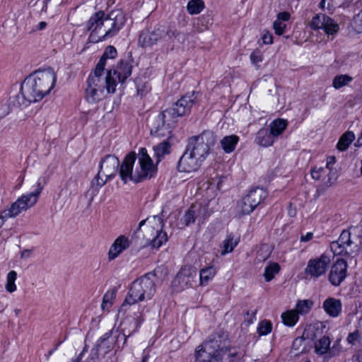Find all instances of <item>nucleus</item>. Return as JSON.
<instances>
[{
    "label": "nucleus",
    "mask_w": 362,
    "mask_h": 362,
    "mask_svg": "<svg viewBox=\"0 0 362 362\" xmlns=\"http://www.w3.org/2000/svg\"><path fill=\"white\" fill-rule=\"evenodd\" d=\"M57 81V75L51 67L39 69L25 78L21 86V95H17L21 107L41 100L49 93Z\"/></svg>",
    "instance_id": "obj_1"
},
{
    "label": "nucleus",
    "mask_w": 362,
    "mask_h": 362,
    "mask_svg": "<svg viewBox=\"0 0 362 362\" xmlns=\"http://www.w3.org/2000/svg\"><path fill=\"white\" fill-rule=\"evenodd\" d=\"M136 157V153L131 151L125 156L122 163L119 164L118 172L124 184L129 180L135 183L141 182L156 175L157 168L153 165V160L148 154L146 148H139L138 153L139 166L134 172L133 168Z\"/></svg>",
    "instance_id": "obj_2"
},
{
    "label": "nucleus",
    "mask_w": 362,
    "mask_h": 362,
    "mask_svg": "<svg viewBox=\"0 0 362 362\" xmlns=\"http://www.w3.org/2000/svg\"><path fill=\"white\" fill-rule=\"evenodd\" d=\"M215 143L214 133L204 130L198 136H193L188 139L182 158L185 159L183 171L190 173L195 171L209 153L210 147Z\"/></svg>",
    "instance_id": "obj_3"
},
{
    "label": "nucleus",
    "mask_w": 362,
    "mask_h": 362,
    "mask_svg": "<svg viewBox=\"0 0 362 362\" xmlns=\"http://www.w3.org/2000/svg\"><path fill=\"white\" fill-rule=\"evenodd\" d=\"M181 99L177 100L175 105L165 110L156 115H152L148 119L150 134L155 137H167L172 139L171 133L180 116L178 107Z\"/></svg>",
    "instance_id": "obj_4"
},
{
    "label": "nucleus",
    "mask_w": 362,
    "mask_h": 362,
    "mask_svg": "<svg viewBox=\"0 0 362 362\" xmlns=\"http://www.w3.org/2000/svg\"><path fill=\"white\" fill-rule=\"evenodd\" d=\"M155 272H149L134 281L129 287L122 309L139 302L151 300L156 293Z\"/></svg>",
    "instance_id": "obj_5"
},
{
    "label": "nucleus",
    "mask_w": 362,
    "mask_h": 362,
    "mask_svg": "<svg viewBox=\"0 0 362 362\" xmlns=\"http://www.w3.org/2000/svg\"><path fill=\"white\" fill-rule=\"evenodd\" d=\"M47 182V176H40L37 180L36 185H35V189L33 192L23 194L11 204L8 209L1 211L0 214V227L8 218L16 217L23 211H25L33 206L37 203L39 197Z\"/></svg>",
    "instance_id": "obj_6"
},
{
    "label": "nucleus",
    "mask_w": 362,
    "mask_h": 362,
    "mask_svg": "<svg viewBox=\"0 0 362 362\" xmlns=\"http://www.w3.org/2000/svg\"><path fill=\"white\" fill-rule=\"evenodd\" d=\"M146 223L147 224L146 228L152 236L151 238H148V240L151 241V246L155 248L160 247L167 241V234L163 230L164 225L163 218L158 215L148 216L140 221L134 234L138 233Z\"/></svg>",
    "instance_id": "obj_7"
},
{
    "label": "nucleus",
    "mask_w": 362,
    "mask_h": 362,
    "mask_svg": "<svg viewBox=\"0 0 362 362\" xmlns=\"http://www.w3.org/2000/svg\"><path fill=\"white\" fill-rule=\"evenodd\" d=\"M180 32L174 29L172 26L165 30V27L159 25L152 32H143L141 33L139 42L143 47H151L156 44L160 40H173V38L178 39Z\"/></svg>",
    "instance_id": "obj_8"
},
{
    "label": "nucleus",
    "mask_w": 362,
    "mask_h": 362,
    "mask_svg": "<svg viewBox=\"0 0 362 362\" xmlns=\"http://www.w3.org/2000/svg\"><path fill=\"white\" fill-rule=\"evenodd\" d=\"M351 231V226L348 229L343 230L338 240L330 243L331 250L335 255L353 257L351 255L354 250L352 249V246L354 245L357 250L358 244L354 240Z\"/></svg>",
    "instance_id": "obj_9"
},
{
    "label": "nucleus",
    "mask_w": 362,
    "mask_h": 362,
    "mask_svg": "<svg viewBox=\"0 0 362 362\" xmlns=\"http://www.w3.org/2000/svg\"><path fill=\"white\" fill-rule=\"evenodd\" d=\"M267 192L260 187L252 189L238 204V209L243 215L250 214L267 197Z\"/></svg>",
    "instance_id": "obj_10"
},
{
    "label": "nucleus",
    "mask_w": 362,
    "mask_h": 362,
    "mask_svg": "<svg viewBox=\"0 0 362 362\" xmlns=\"http://www.w3.org/2000/svg\"><path fill=\"white\" fill-rule=\"evenodd\" d=\"M103 74L91 72L86 81V85L92 86L96 90H100L103 93L105 94V90L106 89L108 93H113L116 90L117 81L112 76V71L108 70L107 71V76L105 78H103Z\"/></svg>",
    "instance_id": "obj_11"
},
{
    "label": "nucleus",
    "mask_w": 362,
    "mask_h": 362,
    "mask_svg": "<svg viewBox=\"0 0 362 362\" xmlns=\"http://www.w3.org/2000/svg\"><path fill=\"white\" fill-rule=\"evenodd\" d=\"M330 262L329 257L325 254L316 258H312L308 262L305 274L310 279H317L326 273Z\"/></svg>",
    "instance_id": "obj_12"
},
{
    "label": "nucleus",
    "mask_w": 362,
    "mask_h": 362,
    "mask_svg": "<svg viewBox=\"0 0 362 362\" xmlns=\"http://www.w3.org/2000/svg\"><path fill=\"white\" fill-rule=\"evenodd\" d=\"M223 337L218 334H211L202 345L197 346L195 354H202L204 358L209 354H223L224 351Z\"/></svg>",
    "instance_id": "obj_13"
},
{
    "label": "nucleus",
    "mask_w": 362,
    "mask_h": 362,
    "mask_svg": "<svg viewBox=\"0 0 362 362\" xmlns=\"http://www.w3.org/2000/svg\"><path fill=\"white\" fill-rule=\"evenodd\" d=\"M309 25L315 30L322 29L327 35H334L339 30V25L325 14H316L313 17Z\"/></svg>",
    "instance_id": "obj_14"
},
{
    "label": "nucleus",
    "mask_w": 362,
    "mask_h": 362,
    "mask_svg": "<svg viewBox=\"0 0 362 362\" xmlns=\"http://www.w3.org/2000/svg\"><path fill=\"white\" fill-rule=\"evenodd\" d=\"M144 321L143 315L141 313H134V316H127L121 323L122 337L124 344L126 343L127 337L137 332L141 325Z\"/></svg>",
    "instance_id": "obj_15"
},
{
    "label": "nucleus",
    "mask_w": 362,
    "mask_h": 362,
    "mask_svg": "<svg viewBox=\"0 0 362 362\" xmlns=\"http://www.w3.org/2000/svg\"><path fill=\"white\" fill-rule=\"evenodd\" d=\"M133 59L129 53L124 58L120 59L115 69H110L112 76L119 82L124 83L129 77L132 72Z\"/></svg>",
    "instance_id": "obj_16"
},
{
    "label": "nucleus",
    "mask_w": 362,
    "mask_h": 362,
    "mask_svg": "<svg viewBox=\"0 0 362 362\" xmlns=\"http://www.w3.org/2000/svg\"><path fill=\"white\" fill-rule=\"evenodd\" d=\"M105 22L110 21V28L103 35V39L112 37L123 28L126 23L125 15L120 11H111L105 18Z\"/></svg>",
    "instance_id": "obj_17"
},
{
    "label": "nucleus",
    "mask_w": 362,
    "mask_h": 362,
    "mask_svg": "<svg viewBox=\"0 0 362 362\" xmlns=\"http://www.w3.org/2000/svg\"><path fill=\"white\" fill-rule=\"evenodd\" d=\"M119 166V158L111 154L103 157L99 164V170L103 172L107 180H112L116 176Z\"/></svg>",
    "instance_id": "obj_18"
},
{
    "label": "nucleus",
    "mask_w": 362,
    "mask_h": 362,
    "mask_svg": "<svg viewBox=\"0 0 362 362\" xmlns=\"http://www.w3.org/2000/svg\"><path fill=\"white\" fill-rule=\"evenodd\" d=\"M346 273L347 262L343 259H339L331 267L329 274V281L334 286H339L345 279Z\"/></svg>",
    "instance_id": "obj_19"
},
{
    "label": "nucleus",
    "mask_w": 362,
    "mask_h": 362,
    "mask_svg": "<svg viewBox=\"0 0 362 362\" xmlns=\"http://www.w3.org/2000/svg\"><path fill=\"white\" fill-rule=\"evenodd\" d=\"M130 241L124 235L119 236L111 245L108 252V259L112 261L117 258L123 251L129 247Z\"/></svg>",
    "instance_id": "obj_20"
},
{
    "label": "nucleus",
    "mask_w": 362,
    "mask_h": 362,
    "mask_svg": "<svg viewBox=\"0 0 362 362\" xmlns=\"http://www.w3.org/2000/svg\"><path fill=\"white\" fill-rule=\"evenodd\" d=\"M341 300L334 298H328L323 303L325 311L331 317H336L341 312Z\"/></svg>",
    "instance_id": "obj_21"
},
{
    "label": "nucleus",
    "mask_w": 362,
    "mask_h": 362,
    "mask_svg": "<svg viewBox=\"0 0 362 362\" xmlns=\"http://www.w3.org/2000/svg\"><path fill=\"white\" fill-rule=\"evenodd\" d=\"M275 138L271 134L269 129H260L256 135L255 141L259 146L268 147L272 146L274 142Z\"/></svg>",
    "instance_id": "obj_22"
},
{
    "label": "nucleus",
    "mask_w": 362,
    "mask_h": 362,
    "mask_svg": "<svg viewBox=\"0 0 362 362\" xmlns=\"http://www.w3.org/2000/svg\"><path fill=\"white\" fill-rule=\"evenodd\" d=\"M170 139H168V138L166 140H164L161 143L153 146L156 165H158L164 158L165 156L168 155L170 153L171 144H170Z\"/></svg>",
    "instance_id": "obj_23"
},
{
    "label": "nucleus",
    "mask_w": 362,
    "mask_h": 362,
    "mask_svg": "<svg viewBox=\"0 0 362 362\" xmlns=\"http://www.w3.org/2000/svg\"><path fill=\"white\" fill-rule=\"evenodd\" d=\"M105 18L104 11H100L95 13L86 23L87 30L97 31L100 29L105 22Z\"/></svg>",
    "instance_id": "obj_24"
},
{
    "label": "nucleus",
    "mask_w": 362,
    "mask_h": 362,
    "mask_svg": "<svg viewBox=\"0 0 362 362\" xmlns=\"http://www.w3.org/2000/svg\"><path fill=\"white\" fill-rule=\"evenodd\" d=\"M245 355V350L242 348L233 347L224 349L223 356H226L229 362H243V358Z\"/></svg>",
    "instance_id": "obj_25"
},
{
    "label": "nucleus",
    "mask_w": 362,
    "mask_h": 362,
    "mask_svg": "<svg viewBox=\"0 0 362 362\" xmlns=\"http://www.w3.org/2000/svg\"><path fill=\"white\" fill-rule=\"evenodd\" d=\"M330 339L327 336H323L315 343V351L318 355L326 354V358H329V351L330 346Z\"/></svg>",
    "instance_id": "obj_26"
},
{
    "label": "nucleus",
    "mask_w": 362,
    "mask_h": 362,
    "mask_svg": "<svg viewBox=\"0 0 362 362\" xmlns=\"http://www.w3.org/2000/svg\"><path fill=\"white\" fill-rule=\"evenodd\" d=\"M238 141L239 138L236 135L226 136L221 141V147L226 153H231L234 151Z\"/></svg>",
    "instance_id": "obj_27"
},
{
    "label": "nucleus",
    "mask_w": 362,
    "mask_h": 362,
    "mask_svg": "<svg viewBox=\"0 0 362 362\" xmlns=\"http://www.w3.org/2000/svg\"><path fill=\"white\" fill-rule=\"evenodd\" d=\"M287 127V122L283 119H277L274 120L269 125V129L271 134L276 139L281 135Z\"/></svg>",
    "instance_id": "obj_28"
},
{
    "label": "nucleus",
    "mask_w": 362,
    "mask_h": 362,
    "mask_svg": "<svg viewBox=\"0 0 362 362\" xmlns=\"http://www.w3.org/2000/svg\"><path fill=\"white\" fill-rule=\"evenodd\" d=\"M105 96L100 90H96L92 86H86V99L89 103H96L101 100Z\"/></svg>",
    "instance_id": "obj_29"
},
{
    "label": "nucleus",
    "mask_w": 362,
    "mask_h": 362,
    "mask_svg": "<svg viewBox=\"0 0 362 362\" xmlns=\"http://www.w3.org/2000/svg\"><path fill=\"white\" fill-rule=\"evenodd\" d=\"M201 210L202 208L200 204H192L185 214L184 218L185 226H189L194 223Z\"/></svg>",
    "instance_id": "obj_30"
},
{
    "label": "nucleus",
    "mask_w": 362,
    "mask_h": 362,
    "mask_svg": "<svg viewBox=\"0 0 362 362\" xmlns=\"http://www.w3.org/2000/svg\"><path fill=\"white\" fill-rule=\"evenodd\" d=\"M102 172H100L98 170V174L95 176V177L93 179V180L90 182V191H91V196L92 199L98 193L100 189L105 185V183L107 181H110L109 180H107V178L104 180L100 177V173Z\"/></svg>",
    "instance_id": "obj_31"
},
{
    "label": "nucleus",
    "mask_w": 362,
    "mask_h": 362,
    "mask_svg": "<svg viewBox=\"0 0 362 362\" xmlns=\"http://www.w3.org/2000/svg\"><path fill=\"white\" fill-rule=\"evenodd\" d=\"M354 139L355 135L352 132H346L339 139L337 146V148L341 151L347 149Z\"/></svg>",
    "instance_id": "obj_32"
},
{
    "label": "nucleus",
    "mask_w": 362,
    "mask_h": 362,
    "mask_svg": "<svg viewBox=\"0 0 362 362\" xmlns=\"http://www.w3.org/2000/svg\"><path fill=\"white\" fill-rule=\"evenodd\" d=\"M205 8L202 0H191L187 3V11L191 15L200 13Z\"/></svg>",
    "instance_id": "obj_33"
},
{
    "label": "nucleus",
    "mask_w": 362,
    "mask_h": 362,
    "mask_svg": "<svg viewBox=\"0 0 362 362\" xmlns=\"http://www.w3.org/2000/svg\"><path fill=\"white\" fill-rule=\"evenodd\" d=\"M280 271V266L276 262H270L264 269V276L266 281H272L275 274Z\"/></svg>",
    "instance_id": "obj_34"
},
{
    "label": "nucleus",
    "mask_w": 362,
    "mask_h": 362,
    "mask_svg": "<svg viewBox=\"0 0 362 362\" xmlns=\"http://www.w3.org/2000/svg\"><path fill=\"white\" fill-rule=\"evenodd\" d=\"M281 318L285 325L293 327L298 320V315L294 310H288L282 313Z\"/></svg>",
    "instance_id": "obj_35"
},
{
    "label": "nucleus",
    "mask_w": 362,
    "mask_h": 362,
    "mask_svg": "<svg viewBox=\"0 0 362 362\" xmlns=\"http://www.w3.org/2000/svg\"><path fill=\"white\" fill-rule=\"evenodd\" d=\"M216 270L213 267L202 269L199 272L200 284L206 285L215 276Z\"/></svg>",
    "instance_id": "obj_36"
},
{
    "label": "nucleus",
    "mask_w": 362,
    "mask_h": 362,
    "mask_svg": "<svg viewBox=\"0 0 362 362\" xmlns=\"http://www.w3.org/2000/svg\"><path fill=\"white\" fill-rule=\"evenodd\" d=\"M196 274V269L194 267L185 266L182 267V282L185 281L187 286H191Z\"/></svg>",
    "instance_id": "obj_37"
},
{
    "label": "nucleus",
    "mask_w": 362,
    "mask_h": 362,
    "mask_svg": "<svg viewBox=\"0 0 362 362\" xmlns=\"http://www.w3.org/2000/svg\"><path fill=\"white\" fill-rule=\"evenodd\" d=\"M208 357L204 358L202 354H195V361L197 362H223V354H209Z\"/></svg>",
    "instance_id": "obj_38"
},
{
    "label": "nucleus",
    "mask_w": 362,
    "mask_h": 362,
    "mask_svg": "<svg viewBox=\"0 0 362 362\" xmlns=\"http://www.w3.org/2000/svg\"><path fill=\"white\" fill-rule=\"evenodd\" d=\"M195 92L192 91L191 93H188L182 96V107L184 108V112H182V116L190 111L191 107L194 103V100L196 97L194 96Z\"/></svg>",
    "instance_id": "obj_39"
},
{
    "label": "nucleus",
    "mask_w": 362,
    "mask_h": 362,
    "mask_svg": "<svg viewBox=\"0 0 362 362\" xmlns=\"http://www.w3.org/2000/svg\"><path fill=\"white\" fill-rule=\"evenodd\" d=\"M352 81V78L348 75H338L333 79L332 86L335 89H339Z\"/></svg>",
    "instance_id": "obj_40"
},
{
    "label": "nucleus",
    "mask_w": 362,
    "mask_h": 362,
    "mask_svg": "<svg viewBox=\"0 0 362 362\" xmlns=\"http://www.w3.org/2000/svg\"><path fill=\"white\" fill-rule=\"evenodd\" d=\"M238 245V242L233 240L230 235L223 242V250L221 252L222 255L231 252L234 247Z\"/></svg>",
    "instance_id": "obj_41"
},
{
    "label": "nucleus",
    "mask_w": 362,
    "mask_h": 362,
    "mask_svg": "<svg viewBox=\"0 0 362 362\" xmlns=\"http://www.w3.org/2000/svg\"><path fill=\"white\" fill-rule=\"evenodd\" d=\"M17 279V273L15 271H11L7 274L6 289L9 293H13L16 290L15 281Z\"/></svg>",
    "instance_id": "obj_42"
},
{
    "label": "nucleus",
    "mask_w": 362,
    "mask_h": 362,
    "mask_svg": "<svg viewBox=\"0 0 362 362\" xmlns=\"http://www.w3.org/2000/svg\"><path fill=\"white\" fill-rule=\"evenodd\" d=\"M312 305H313V303L308 300H300L296 304V313L298 315V314H302V315L306 314L309 312Z\"/></svg>",
    "instance_id": "obj_43"
},
{
    "label": "nucleus",
    "mask_w": 362,
    "mask_h": 362,
    "mask_svg": "<svg viewBox=\"0 0 362 362\" xmlns=\"http://www.w3.org/2000/svg\"><path fill=\"white\" fill-rule=\"evenodd\" d=\"M181 269L177 272L174 279L171 282L170 291L173 295L178 294L181 291Z\"/></svg>",
    "instance_id": "obj_44"
},
{
    "label": "nucleus",
    "mask_w": 362,
    "mask_h": 362,
    "mask_svg": "<svg viewBox=\"0 0 362 362\" xmlns=\"http://www.w3.org/2000/svg\"><path fill=\"white\" fill-rule=\"evenodd\" d=\"M272 324L270 321L264 320H262L258 325L257 332L259 335H267L272 332Z\"/></svg>",
    "instance_id": "obj_45"
},
{
    "label": "nucleus",
    "mask_w": 362,
    "mask_h": 362,
    "mask_svg": "<svg viewBox=\"0 0 362 362\" xmlns=\"http://www.w3.org/2000/svg\"><path fill=\"white\" fill-rule=\"evenodd\" d=\"M271 251L267 245H263L257 251L256 259L258 262L265 261L269 257Z\"/></svg>",
    "instance_id": "obj_46"
},
{
    "label": "nucleus",
    "mask_w": 362,
    "mask_h": 362,
    "mask_svg": "<svg viewBox=\"0 0 362 362\" xmlns=\"http://www.w3.org/2000/svg\"><path fill=\"white\" fill-rule=\"evenodd\" d=\"M351 233L358 246L362 245V226H351Z\"/></svg>",
    "instance_id": "obj_47"
},
{
    "label": "nucleus",
    "mask_w": 362,
    "mask_h": 362,
    "mask_svg": "<svg viewBox=\"0 0 362 362\" xmlns=\"http://www.w3.org/2000/svg\"><path fill=\"white\" fill-rule=\"evenodd\" d=\"M137 94L140 96L145 95L150 90V86L147 83H139L136 81Z\"/></svg>",
    "instance_id": "obj_48"
},
{
    "label": "nucleus",
    "mask_w": 362,
    "mask_h": 362,
    "mask_svg": "<svg viewBox=\"0 0 362 362\" xmlns=\"http://www.w3.org/2000/svg\"><path fill=\"white\" fill-rule=\"evenodd\" d=\"M325 169L322 167L314 168L311 170L310 174L314 180H319L325 175Z\"/></svg>",
    "instance_id": "obj_49"
},
{
    "label": "nucleus",
    "mask_w": 362,
    "mask_h": 362,
    "mask_svg": "<svg viewBox=\"0 0 362 362\" xmlns=\"http://www.w3.org/2000/svg\"><path fill=\"white\" fill-rule=\"evenodd\" d=\"M107 59V58L103 54L96 64L93 72L103 74Z\"/></svg>",
    "instance_id": "obj_50"
},
{
    "label": "nucleus",
    "mask_w": 362,
    "mask_h": 362,
    "mask_svg": "<svg viewBox=\"0 0 362 362\" xmlns=\"http://www.w3.org/2000/svg\"><path fill=\"white\" fill-rule=\"evenodd\" d=\"M103 54L107 59H115L117 56V52L116 48L114 46L109 45L105 48Z\"/></svg>",
    "instance_id": "obj_51"
},
{
    "label": "nucleus",
    "mask_w": 362,
    "mask_h": 362,
    "mask_svg": "<svg viewBox=\"0 0 362 362\" xmlns=\"http://www.w3.org/2000/svg\"><path fill=\"white\" fill-rule=\"evenodd\" d=\"M275 33L278 35H281L284 33L286 24L279 20H276L273 24Z\"/></svg>",
    "instance_id": "obj_52"
},
{
    "label": "nucleus",
    "mask_w": 362,
    "mask_h": 362,
    "mask_svg": "<svg viewBox=\"0 0 362 362\" xmlns=\"http://www.w3.org/2000/svg\"><path fill=\"white\" fill-rule=\"evenodd\" d=\"M257 310H254L251 312L247 311L245 314V322L247 326L252 324L256 319Z\"/></svg>",
    "instance_id": "obj_53"
},
{
    "label": "nucleus",
    "mask_w": 362,
    "mask_h": 362,
    "mask_svg": "<svg viewBox=\"0 0 362 362\" xmlns=\"http://www.w3.org/2000/svg\"><path fill=\"white\" fill-rule=\"evenodd\" d=\"M115 295L114 293H106L103 296V300L102 303V308L104 309L106 305H111L112 304V299L115 298Z\"/></svg>",
    "instance_id": "obj_54"
},
{
    "label": "nucleus",
    "mask_w": 362,
    "mask_h": 362,
    "mask_svg": "<svg viewBox=\"0 0 362 362\" xmlns=\"http://www.w3.org/2000/svg\"><path fill=\"white\" fill-rule=\"evenodd\" d=\"M11 111L9 105L6 103H0V119L4 118Z\"/></svg>",
    "instance_id": "obj_55"
},
{
    "label": "nucleus",
    "mask_w": 362,
    "mask_h": 362,
    "mask_svg": "<svg viewBox=\"0 0 362 362\" xmlns=\"http://www.w3.org/2000/svg\"><path fill=\"white\" fill-rule=\"evenodd\" d=\"M250 60L253 64H257L262 62V58L259 51L255 50L250 54Z\"/></svg>",
    "instance_id": "obj_56"
},
{
    "label": "nucleus",
    "mask_w": 362,
    "mask_h": 362,
    "mask_svg": "<svg viewBox=\"0 0 362 362\" xmlns=\"http://www.w3.org/2000/svg\"><path fill=\"white\" fill-rule=\"evenodd\" d=\"M339 353V342L336 341L333 346L330 348L329 351V358L338 355Z\"/></svg>",
    "instance_id": "obj_57"
},
{
    "label": "nucleus",
    "mask_w": 362,
    "mask_h": 362,
    "mask_svg": "<svg viewBox=\"0 0 362 362\" xmlns=\"http://www.w3.org/2000/svg\"><path fill=\"white\" fill-rule=\"evenodd\" d=\"M97 31H94L93 30L89 36V40L90 42H93V43H95V42H98L99 41H103V40H105L106 39H103V36H100V37H98L97 35Z\"/></svg>",
    "instance_id": "obj_58"
},
{
    "label": "nucleus",
    "mask_w": 362,
    "mask_h": 362,
    "mask_svg": "<svg viewBox=\"0 0 362 362\" xmlns=\"http://www.w3.org/2000/svg\"><path fill=\"white\" fill-rule=\"evenodd\" d=\"M360 334L358 331L350 333L348 335L347 341L349 344H354L359 338Z\"/></svg>",
    "instance_id": "obj_59"
},
{
    "label": "nucleus",
    "mask_w": 362,
    "mask_h": 362,
    "mask_svg": "<svg viewBox=\"0 0 362 362\" xmlns=\"http://www.w3.org/2000/svg\"><path fill=\"white\" fill-rule=\"evenodd\" d=\"M291 15L288 12H281L277 15V19L280 21H288L290 19Z\"/></svg>",
    "instance_id": "obj_60"
},
{
    "label": "nucleus",
    "mask_w": 362,
    "mask_h": 362,
    "mask_svg": "<svg viewBox=\"0 0 362 362\" xmlns=\"http://www.w3.org/2000/svg\"><path fill=\"white\" fill-rule=\"evenodd\" d=\"M262 41L264 44L269 45L273 42V36L272 34L267 33L262 36Z\"/></svg>",
    "instance_id": "obj_61"
},
{
    "label": "nucleus",
    "mask_w": 362,
    "mask_h": 362,
    "mask_svg": "<svg viewBox=\"0 0 362 362\" xmlns=\"http://www.w3.org/2000/svg\"><path fill=\"white\" fill-rule=\"evenodd\" d=\"M117 330L115 331V333H117ZM115 333V332L113 330H111L108 332H106L105 334H104L99 339V341L101 343V344H103L105 341H107L113 334Z\"/></svg>",
    "instance_id": "obj_62"
},
{
    "label": "nucleus",
    "mask_w": 362,
    "mask_h": 362,
    "mask_svg": "<svg viewBox=\"0 0 362 362\" xmlns=\"http://www.w3.org/2000/svg\"><path fill=\"white\" fill-rule=\"evenodd\" d=\"M335 162H336V158L334 156H329L327 158V164H326L327 168H328L329 170H332V166L335 163Z\"/></svg>",
    "instance_id": "obj_63"
},
{
    "label": "nucleus",
    "mask_w": 362,
    "mask_h": 362,
    "mask_svg": "<svg viewBox=\"0 0 362 362\" xmlns=\"http://www.w3.org/2000/svg\"><path fill=\"white\" fill-rule=\"evenodd\" d=\"M313 238V233L312 232H308L305 235H302L300 237V241L302 242H308L312 240Z\"/></svg>",
    "instance_id": "obj_64"
}]
</instances>
